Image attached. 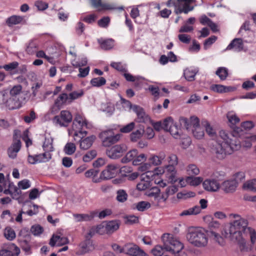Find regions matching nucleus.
<instances>
[{
  "instance_id": "nucleus-1",
  "label": "nucleus",
  "mask_w": 256,
  "mask_h": 256,
  "mask_svg": "<svg viewBox=\"0 0 256 256\" xmlns=\"http://www.w3.org/2000/svg\"><path fill=\"white\" fill-rule=\"evenodd\" d=\"M229 216L235 220L224 226L222 234L225 238L236 242L241 251H246L248 248L242 234L249 236L252 243L254 244L256 241V232L254 229L248 227V220L241 218L240 215L232 214Z\"/></svg>"
},
{
  "instance_id": "nucleus-2",
  "label": "nucleus",
  "mask_w": 256,
  "mask_h": 256,
  "mask_svg": "<svg viewBox=\"0 0 256 256\" xmlns=\"http://www.w3.org/2000/svg\"><path fill=\"white\" fill-rule=\"evenodd\" d=\"M221 142H218L213 150V153L219 160L224 159L227 154H230L234 151L239 150L240 142L234 134H228L225 130L219 132Z\"/></svg>"
},
{
  "instance_id": "nucleus-3",
  "label": "nucleus",
  "mask_w": 256,
  "mask_h": 256,
  "mask_svg": "<svg viewBox=\"0 0 256 256\" xmlns=\"http://www.w3.org/2000/svg\"><path fill=\"white\" fill-rule=\"evenodd\" d=\"M26 102V96L20 85L14 86L10 90V98L6 102L10 110L19 108Z\"/></svg>"
},
{
  "instance_id": "nucleus-4",
  "label": "nucleus",
  "mask_w": 256,
  "mask_h": 256,
  "mask_svg": "<svg viewBox=\"0 0 256 256\" xmlns=\"http://www.w3.org/2000/svg\"><path fill=\"white\" fill-rule=\"evenodd\" d=\"M91 127L92 125L88 122L83 115L78 113L76 114L75 115L72 125V130L74 132V140H76V137L78 135H81L82 136H86L87 134L86 130L90 128Z\"/></svg>"
},
{
  "instance_id": "nucleus-5",
  "label": "nucleus",
  "mask_w": 256,
  "mask_h": 256,
  "mask_svg": "<svg viewBox=\"0 0 256 256\" xmlns=\"http://www.w3.org/2000/svg\"><path fill=\"white\" fill-rule=\"evenodd\" d=\"M188 241L197 247H204L208 242V238L204 230H196L186 234Z\"/></svg>"
},
{
  "instance_id": "nucleus-6",
  "label": "nucleus",
  "mask_w": 256,
  "mask_h": 256,
  "mask_svg": "<svg viewBox=\"0 0 256 256\" xmlns=\"http://www.w3.org/2000/svg\"><path fill=\"white\" fill-rule=\"evenodd\" d=\"M146 157L144 154H138L136 150L134 149L126 153V156L121 160L122 163H128L132 162L135 166L139 165L146 160Z\"/></svg>"
},
{
  "instance_id": "nucleus-7",
  "label": "nucleus",
  "mask_w": 256,
  "mask_h": 256,
  "mask_svg": "<svg viewBox=\"0 0 256 256\" xmlns=\"http://www.w3.org/2000/svg\"><path fill=\"white\" fill-rule=\"evenodd\" d=\"M99 136L102 146L108 147L117 142L120 139V135L115 134L112 130H108L100 132Z\"/></svg>"
},
{
  "instance_id": "nucleus-8",
  "label": "nucleus",
  "mask_w": 256,
  "mask_h": 256,
  "mask_svg": "<svg viewBox=\"0 0 256 256\" xmlns=\"http://www.w3.org/2000/svg\"><path fill=\"white\" fill-rule=\"evenodd\" d=\"M72 116L67 110H62L60 114L56 116L52 119L53 122L60 126L66 127L72 122Z\"/></svg>"
},
{
  "instance_id": "nucleus-9",
  "label": "nucleus",
  "mask_w": 256,
  "mask_h": 256,
  "mask_svg": "<svg viewBox=\"0 0 256 256\" xmlns=\"http://www.w3.org/2000/svg\"><path fill=\"white\" fill-rule=\"evenodd\" d=\"M196 0H178L176 9L174 12L176 14L184 13L188 14L194 10L195 6Z\"/></svg>"
},
{
  "instance_id": "nucleus-10",
  "label": "nucleus",
  "mask_w": 256,
  "mask_h": 256,
  "mask_svg": "<svg viewBox=\"0 0 256 256\" xmlns=\"http://www.w3.org/2000/svg\"><path fill=\"white\" fill-rule=\"evenodd\" d=\"M127 147L124 144H116L106 150V154L111 159L116 160L122 157L126 151Z\"/></svg>"
},
{
  "instance_id": "nucleus-11",
  "label": "nucleus",
  "mask_w": 256,
  "mask_h": 256,
  "mask_svg": "<svg viewBox=\"0 0 256 256\" xmlns=\"http://www.w3.org/2000/svg\"><path fill=\"white\" fill-rule=\"evenodd\" d=\"M20 238H18V242L22 248L27 253L30 254V236L28 234V231L26 228L22 230L19 234Z\"/></svg>"
},
{
  "instance_id": "nucleus-12",
  "label": "nucleus",
  "mask_w": 256,
  "mask_h": 256,
  "mask_svg": "<svg viewBox=\"0 0 256 256\" xmlns=\"http://www.w3.org/2000/svg\"><path fill=\"white\" fill-rule=\"evenodd\" d=\"M22 146L21 142L18 136L15 132L14 135V140L12 145L8 149V157L14 159L17 156V154L20 150Z\"/></svg>"
},
{
  "instance_id": "nucleus-13",
  "label": "nucleus",
  "mask_w": 256,
  "mask_h": 256,
  "mask_svg": "<svg viewBox=\"0 0 256 256\" xmlns=\"http://www.w3.org/2000/svg\"><path fill=\"white\" fill-rule=\"evenodd\" d=\"M183 248L182 244L174 238H170L165 242V248L166 252H170L175 254L180 252Z\"/></svg>"
},
{
  "instance_id": "nucleus-14",
  "label": "nucleus",
  "mask_w": 256,
  "mask_h": 256,
  "mask_svg": "<svg viewBox=\"0 0 256 256\" xmlns=\"http://www.w3.org/2000/svg\"><path fill=\"white\" fill-rule=\"evenodd\" d=\"M126 256H148L147 254L136 244L129 243L125 244Z\"/></svg>"
},
{
  "instance_id": "nucleus-15",
  "label": "nucleus",
  "mask_w": 256,
  "mask_h": 256,
  "mask_svg": "<svg viewBox=\"0 0 256 256\" xmlns=\"http://www.w3.org/2000/svg\"><path fill=\"white\" fill-rule=\"evenodd\" d=\"M120 166L118 164H108L101 174V178L104 180H109L114 178L118 173Z\"/></svg>"
},
{
  "instance_id": "nucleus-16",
  "label": "nucleus",
  "mask_w": 256,
  "mask_h": 256,
  "mask_svg": "<svg viewBox=\"0 0 256 256\" xmlns=\"http://www.w3.org/2000/svg\"><path fill=\"white\" fill-rule=\"evenodd\" d=\"M228 122L230 124V126L234 128V131L232 134H234L236 138L240 135L242 130L240 128L234 127V126L239 123L240 120L236 113L234 112H229L226 114Z\"/></svg>"
},
{
  "instance_id": "nucleus-17",
  "label": "nucleus",
  "mask_w": 256,
  "mask_h": 256,
  "mask_svg": "<svg viewBox=\"0 0 256 256\" xmlns=\"http://www.w3.org/2000/svg\"><path fill=\"white\" fill-rule=\"evenodd\" d=\"M66 103L69 102L68 95L66 93L60 94L56 100L54 105L51 108V112L52 114H56L61 108L62 106Z\"/></svg>"
},
{
  "instance_id": "nucleus-18",
  "label": "nucleus",
  "mask_w": 256,
  "mask_h": 256,
  "mask_svg": "<svg viewBox=\"0 0 256 256\" xmlns=\"http://www.w3.org/2000/svg\"><path fill=\"white\" fill-rule=\"evenodd\" d=\"M94 248L92 241L91 240H86L82 242L78 246L76 252L78 255H83L87 252L92 251Z\"/></svg>"
},
{
  "instance_id": "nucleus-19",
  "label": "nucleus",
  "mask_w": 256,
  "mask_h": 256,
  "mask_svg": "<svg viewBox=\"0 0 256 256\" xmlns=\"http://www.w3.org/2000/svg\"><path fill=\"white\" fill-rule=\"evenodd\" d=\"M20 252V248L14 244L10 243L0 250V256H18Z\"/></svg>"
},
{
  "instance_id": "nucleus-20",
  "label": "nucleus",
  "mask_w": 256,
  "mask_h": 256,
  "mask_svg": "<svg viewBox=\"0 0 256 256\" xmlns=\"http://www.w3.org/2000/svg\"><path fill=\"white\" fill-rule=\"evenodd\" d=\"M122 100L123 102H126L130 105V108L136 114L138 122H145L147 118V116L142 108L137 105L132 106L130 101L124 99L122 98Z\"/></svg>"
},
{
  "instance_id": "nucleus-21",
  "label": "nucleus",
  "mask_w": 256,
  "mask_h": 256,
  "mask_svg": "<svg viewBox=\"0 0 256 256\" xmlns=\"http://www.w3.org/2000/svg\"><path fill=\"white\" fill-rule=\"evenodd\" d=\"M203 188L208 192H216L220 188L218 182L214 178H207L202 182Z\"/></svg>"
},
{
  "instance_id": "nucleus-22",
  "label": "nucleus",
  "mask_w": 256,
  "mask_h": 256,
  "mask_svg": "<svg viewBox=\"0 0 256 256\" xmlns=\"http://www.w3.org/2000/svg\"><path fill=\"white\" fill-rule=\"evenodd\" d=\"M90 3L92 6L98 12L112 10L116 8L112 4L102 2V0H90Z\"/></svg>"
},
{
  "instance_id": "nucleus-23",
  "label": "nucleus",
  "mask_w": 256,
  "mask_h": 256,
  "mask_svg": "<svg viewBox=\"0 0 256 256\" xmlns=\"http://www.w3.org/2000/svg\"><path fill=\"white\" fill-rule=\"evenodd\" d=\"M238 184L236 180H233L224 181L222 184V190L226 193L234 192Z\"/></svg>"
},
{
  "instance_id": "nucleus-24",
  "label": "nucleus",
  "mask_w": 256,
  "mask_h": 256,
  "mask_svg": "<svg viewBox=\"0 0 256 256\" xmlns=\"http://www.w3.org/2000/svg\"><path fill=\"white\" fill-rule=\"evenodd\" d=\"M244 48V43L242 40L240 38H234L228 46L226 50L234 49V51L239 52Z\"/></svg>"
},
{
  "instance_id": "nucleus-25",
  "label": "nucleus",
  "mask_w": 256,
  "mask_h": 256,
  "mask_svg": "<svg viewBox=\"0 0 256 256\" xmlns=\"http://www.w3.org/2000/svg\"><path fill=\"white\" fill-rule=\"evenodd\" d=\"M78 137L80 140L76 139V140H78L80 142V148L83 150L88 149L92 146L94 141L95 140V136H94L87 137L83 140L82 139L84 136H82L81 135H80V136H78Z\"/></svg>"
},
{
  "instance_id": "nucleus-26",
  "label": "nucleus",
  "mask_w": 256,
  "mask_h": 256,
  "mask_svg": "<svg viewBox=\"0 0 256 256\" xmlns=\"http://www.w3.org/2000/svg\"><path fill=\"white\" fill-rule=\"evenodd\" d=\"M98 214L97 212H92L90 214H74V217L76 222L82 221H90L92 220Z\"/></svg>"
},
{
  "instance_id": "nucleus-27",
  "label": "nucleus",
  "mask_w": 256,
  "mask_h": 256,
  "mask_svg": "<svg viewBox=\"0 0 256 256\" xmlns=\"http://www.w3.org/2000/svg\"><path fill=\"white\" fill-rule=\"evenodd\" d=\"M69 240L66 237L60 236H53L50 240V245L51 246H54L56 244H58V246H62L68 244Z\"/></svg>"
},
{
  "instance_id": "nucleus-28",
  "label": "nucleus",
  "mask_w": 256,
  "mask_h": 256,
  "mask_svg": "<svg viewBox=\"0 0 256 256\" xmlns=\"http://www.w3.org/2000/svg\"><path fill=\"white\" fill-rule=\"evenodd\" d=\"M166 155L163 152H160L158 155H152L150 158V162L154 166H158L162 164Z\"/></svg>"
},
{
  "instance_id": "nucleus-29",
  "label": "nucleus",
  "mask_w": 256,
  "mask_h": 256,
  "mask_svg": "<svg viewBox=\"0 0 256 256\" xmlns=\"http://www.w3.org/2000/svg\"><path fill=\"white\" fill-rule=\"evenodd\" d=\"M104 226L107 234H112L119 228L120 224L117 221L112 220L108 222Z\"/></svg>"
},
{
  "instance_id": "nucleus-30",
  "label": "nucleus",
  "mask_w": 256,
  "mask_h": 256,
  "mask_svg": "<svg viewBox=\"0 0 256 256\" xmlns=\"http://www.w3.org/2000/svg\"><path fill=\"white\" fill-rule=\"evenodd\" d=\"M144 126L142 125H140L138 130L131 133L130 135V138L131 141L133 142H137L142 137L144 134Z\"/></svg>"
},
{
  "instance_id": "nucleus-31",
  "label": "nucleus",
  "mask_w": 256,
  "mask_h": 256,
  "mask_svg": "<svg viewBox=\"0 0 256 256\" xmlns=\"http://www.w3.org/2000/svg\"><path fill=\"white\" fill-rule=\"evenodd\" d=\"M23 20L22 16L16 15H13L8 18L6 21V24L9 26H12L14 25H16L20 24Z\"/></svg>"
},
{
  "instance_id": "nucleus-32",
  "label": "nucleus",
  "mask_w": 256,
  "mask_h": 256,
  "mask_svg": "<svg viewBox=\"0 0 256 256\" xmlns=\"http://www.w3.org/2000/svg\"><path fill=\"white\" fill-rule=\"evenodd\" d=\"M200 212V208L199 206H196L188 210H183L180 215V216H186L190 215H196Z\"/></svg>"
},
{
  "instance_id": "nucleus-33",
  "label": "nucleus",
  "mask_w": 256,
  "mask_h": 256,
  "mask_svg": "<svg viewBox=\"0 0 256 256\" xmlns=\"http://www.w3.org/2000/svg\"><path fill=\"white\" fill-rule=\"evenodd\" d=\"M38 50V44L35 40H32L26 45V50L29 54H32Z\"/></svg>"
},
{
  "instance_id": "nucleus-34",
  "label": "nucleus",
  "mask_w": 256,
  "mask_h": 256,
  "mask_svg": "<svg viewBox=\"0 0 256 256\" xmlns=\"http://www.w3.org/2000/svg\"><path fill=\"white\" fill-rule=\"evenodd\" d=\"M102 49L108 50L112 48L114 46V40L112 39H108L106 40H98Z\"/></svg>"
},
{
  "instance_id": "nucleus-35",
  "label": "nucleus",
  "mask_w": 256,
  "mask_h": 256,
  "mask_svg": "<svg viewBox=\"0 0 256 256\" xmlns=\"http://www.w3.org/2000/svg\"><path fill=\"white\" fill-rule=\"evenodd\" d=\"M10 188H11V196L12 198L15 200L20 198L22 192L20 188L16 186L14 183H10Z\"/></svg>"
},
{
  "instance_id": "nucleus-36",
  "label": "nucleus",
  "mask_w": 256,
  "mask_h": 256,
  "mask_svg": "<svg viewBox=\"0 0 256 256\" xmlns=\"http://www.w3.org/2000/svg\"><path fill=\"white\" fill-rule=\"evenodd\" d=\"M53 139L50 137H46L43 144V149L45 152L54 151V147L52 146Z\"/></svg>"
},
{
  "instance_id": "nucleus-37",
  "label": "nucleus",
  "mask_w": 256,
  "mask_h": 256,
  "mask_svg": "<svg viewBox=\"0 0 256 256\" xmlns=\"http://www.w3.org/2000/svg\"><path fill=\"white\" fill-rule=\"evenodd\" d=\"M165 252H166L165 248V242L162 246L157 245L152 250V253L154 256H162Z\"/></svg>"
},
{
  "instance_id": "nucleus-38",
  "label": "nucleus",
  "mask_w": 256,
  "mask_h": 256,
  "mask_svg": "<svg viewBox=\"0 0 256 256\" xmlns=\"http://www.w3.org/2000/svg\"><path fill=\"white\" fill-rule=\"evenodd\" d=\"M216 74L220 80H224L228 76V70L225 67H219L216 72Z\"/></svg>"
},
{
  "instance_id": "nucleus-39",
  "label": "nucleus",
  "mask_w": 256,
  "mask_h": 256,
  "mask_svg": "<svg viewBox=\"0 0 256 256\" xmlns=\"http://www.w3.org/2000/svg\"><path fill=\"white\" fill-rule=\"evenodd\" d=\"M243 188L256 192V178L247 181L243 184Z\"/></svg>"
},
{
  "instance_id": "nucleus-40",
  "label": "nucleus",
  "mask_w": 256,
  "mask_h": 256,
  "mask_svg": "<svg viewBox=\"0 0 256 256\" xmlns=\"http://www.w3.org/2000/svg\"><path fill=\"white\" fill-rule=\"evenodd\" d=\"M210 89L214 92L222 93L230 91V88L221 84H212L210 86Z\"/></svg>"
},
{
  "instance_id": "nucleus-41",
  "label": "nucleus",
  "mask_w": 256,
  "mask_h": 256,
  "mask_svg": "<svg viewBox=\"0 0 256 256\" xmlns=\"http://www.w3.org/2000/svg\"><path fill=\"white\" fill-rule=\"evenodd\" d=\"M128 195L124 190H119L116 192V200L120 202H124L127 200Z\"/></svg>"
},
{
  "instance_id": "nucleus-42",
  "label": "nucleus",
  "mask_w": 256,
  "mask_h": 256,
  "mask_svg": "<svg viewBox=\"0 0 256 256\" xmlns=\"http://www.w3.org/2000/svg\"><path fill=\"white\" fill-rule=\"evenodd\" d=\"M210 236L220 246H224L225 244V240L224 237L221 236L219 234L214 232H210Z\"/></svg>"
},
{
  "instance_id": "nucleus-43",
  "label": "nucleus",
  "mask_w": 256,
  "mask_h": 256,
  "mask_svg": "<svg viewBox=\"0 0 256 256\" xmlns=\"http://www.w3.org/2000/svg\"><path fill=\"white\" fill-rule=\"evenodd\" d=\"M106 80L103 77H98L92 78L90 80V84L93 86L100 87L106 84Z\"/></svg>"
},
{
  "instance_id": "nucleus-44",
  "label": "nucleus",
  "mask_w": 256,
  "mask_h": 256,
  "mask_svg": "<svg viewBox=\"0 0 256 256\" xmlns=\"http://www.w3.org/2000/svg\"><path fill=\"white\" fill-rule=\"evenodd\" d=\"M150 186V182L148 180L140 178V181L137 184L136 188L139 190H144Z\"/></svg>"
},
{
  "instance_id": "nucleus-45",
  "label": "nucleus",
  "mask_w": 256,
  "mask_h": 256,
  "mask_svg": "<svg viewBox=\"0 0 256 256\" xmlns=\"http://www.w3.org/2000/svg\"><path fill=\"white\" fill-rule=\"evenodd\" d=\"M76 150V146L74 143L68 142L64 146V151L68 155H72Z\"/></svg>"
},
{
  "instance_id": "nucleus-46",
  "label": "nucleus",
  "mask_w": 256,
  "mask_h": 256,
  "mask_svg": "<svg viewBox=\"0 0 256 256\" xmlns=\"http://www.w3.org/2000/svg\"><path fill=\"white\" fill-rule=\"evenodd\" d=\"M150 207V203L145 201L140 202L136 205V208L140 212H144L145 210L149 208Z\"/></svg>"
},
{
  "instance_id": "nucleus-47",
  "label": "nucleus",
  "mask_w": 256,
  "mask_h": 256,
  "mask_svg": "<svg viewBox=\"0 0 256 256\" xmlns=\"http://www.w3.org/2000/svg\"><path fill=\"white\" fill-rule=\"evenodd\" d=\"M186 171L189 175H198L200 173L199 168L194 164H189L187 166Z\"/></svg>"
},
{
  "instance_id": "nucleus-48",
  "label": "nucleus",
  "mask_w": 256,
  "mask_h": 256,
  "mask_svg": "<svg viewBox=\"0 0 256 256\" xmlns=\"http://www.w3.org/2000/svg\"><path fill=\"white\" fill-rule=\"evenodd\" d=\"M180 129L174 122L168 132L174 138H178L180 136Z\"/></svg>"
},
{
  "instance_id": "nucleus-49",
  "label": "nucleus",
  "mask_w": 256,
  "mask_h": 256,
  "mask_svg": "<svg viewBox=\"0 0 256 256\" xmlns=\"http://www.w3.org/2000/svg\"><path fill=\"white\" fill-rule=\"evenodd\" d=\"M203 178L202 177H188L186 181L189 182L190 185L196 186L200 184L202 182Z\"/></svg>"
},
{
  "instance_id": "nucleus-50",
  "label": "nucleus",
  "mask_w": 256,
  "mask_h": 256,
  "mask_svg": "<svg viewBox=\"0 0 256 256\" xmlns=\"http://www.w3.org/2000/svg\"><path fill=\"white\" fill-rule=\"evenodd\" d=\"M96 156V152L94 150L87 152L83 156L84 162H89L94 159Z\"/></svg>"
},
{
  "instance_id": "nucleus-51",
  "label": "nucleus",
  "mask_w": 256,
  "mask_h": 256,
  "mask_svg": "<svg viewBox=\"0 0 256 256\" xmlns=\"http://www.w3.org/2000/svg\"><path fill=\"white\" fill-rule=\"evenodd\" d=\"M84 94V92L82 90L79 91H74L70 93L68 95L69 97V102H72L74 100H76L81 97Z\"/></svg>"
},
{
  "instance_id": "nucleus-52",
  "label": "nucleus",
  "mask_w": 256,
  "mask_h": 256,
  "mask_svg": "<svg viewBox=\"0 0 256 256\" xmlns=\"http://www.w3.org/2000/svg\"><path fill=\"white\" fill-rule=\"evenodd\" d=\"M192 131L194 136L198 139H200L204 136V132L200 126L192 129Z\"/></svg>"
},
{
  "instance_id": "nucleus-53",
  "label": "nucleus",
  "mask_w": 256,
  "mask_h": 256,
  "mask_svg": "<svg viewBox=\"0 0 256 256\" xmlns=\"http://www.w3.org/2000/svg\"><path fill=\"white\" fill-rule=\"evenodd\" d=\"M196 72L193 70L187 69L184 72V76L188 81H192L194 80Z\"/></svg>"
},
{
  "instance_id": "nucleus-54",
  "label": "nucleus",
  "mask_w": 256,
  "mask_h": 256,
  "mask_svg": "<svg viewBox=\"0 0 256 256\" xmlns=\"http://www.w3.org/2000/svg\"><path fill=\"white\" fill-rule=\"evenodd\" d=\"M4 234L6 238L10 240H12L16 238L14 231L10 228H6Z\"/></svg>"
},
{
  "instance_id": "nucleus-55",
  "label": "nucleus",
  "mask_w": 256,
  "mask_h": 256,
  "mask_svg": "<svg viewBox=\"0 0 256 256\" xmlns=\"http://www.w3.org/2000/svg\"><path fill=\"white\" fill-rule=\"evenodd\" d=\"M174 122V121L172 118H166L162 122L163 129L168 132Z\"/></svg>"
},
{
  "instance_id": "nucleus-56",
  "label": "nucleus",
  "mask_w": 256,
  "mask_h": 256,
  "mask_svg": "<svg viewBox=\"0 0 256 256\" xmlns=\"http://www.w3.org/2000/svg\"><path fill=\"white\" fill-rule=\"evenodd\" d=\"M88 61L86 58H82L80 61L74 60L72 62V65L74 68H81L82 66H84L87 64Z\"/></svg>"
},
{
  "instance_id": "nucleus-57",
  "label": "nucleus",
  "mask_w": 256,
  "mask_h": 256,
  "mask_svg": "<svg viewBox=\"0 0 256 256\" xmlns=\"http://www.w3.org/2000/svg\"><path fill=\"white\" fill-rule=\"evenodd\" d=\"M110 22V18L108 16H104L98 22V24L101 28H107Z\"/></svg>"
},
{
  "instance_id": "nucleus-58",
  "label": "nucleus",
  "mask_w": 256,
  "mask_h": 256,
  "mask_svg": "<svg viewBox=\"0 0 256 256\" xmlns=\"http://www.w3.org/2000/svg\"><path fill=\"white\" fill-rule=\"evenodd\" d=\"M160 190L158 187H153L148 192V196L150 197H153L155 200L159 198Z\"/></svg>"
},
{
  "instance_id": "nucleus-59",
  "label": "nucleus",
  "mask_w": 256,
  "mask_h": 256,
  "mask_svg": "<svg viewBox=\"0 0 256 256\" xmlns=\"http://www.w3.org/2000/svg\"><path fill=\"white\" fill-rule=\"evenodd\" d=\"M124 76L127 81L134 82L136 80H144V78L140 76H133L129 73H124Z\"/></svg>"
},
{
  "instance_id": "nucleus-60",
  "label": "nucleus",
  "mask_w": 256,
  "mask_h": 256,
  "mask_svg": "<svg viewBox=\"0 0 256 256\" xmlns=\"http://www.w3.org/2000/svg\"><path fill=\"white\" fill-rule=\"evenodd\" d=\"M190 128L194 129L200 127V120L196 116H192L190 118Z\"/></svg>"
},
{
  "instance_id": "nucleus-61",
  "label": "nucleus",
  "mask_w": 256,
  "mask_h": 256,
  "mask_svg": "<svg viewBox=\"0 0 256 256\" xmlns=\"http://www.w3.org/2000/svg\"><path fill=\"white\" fill-rule=\"evenodd\" d=\"M155 176V173L152 171L148 170L144 172L140 176V178L148 180V181L150 182V181L152 180V178Z\"/></svg>"
},
{
  "instance_id": "nucleus-62",
  "label": "nucleus",
  "mask_w": 256,
  "mask_h": 256,
  "mask_svg": "<svg viewBox=\"0 0 256 256\" xmlns=\"http://www.w3.org/2000/svg\"><path fill=\"white\" fill-rule=\"evenodd\" d=\"M18 186L20 189L26 190L30 186V181L28 179H24L18 182Z\"/></svg>"
},
{
  "instance_id": "nucleus-63",
  "label": "nucleus",
  "mask_w": 256,
  "mask_h": 256,
  "mask_svg": "<svg viewBox=\"0 0 256 256\" xmlns=\"http://www.w3.org/2000/svg\"><path fill=\"white\" fill-rule=\"evenodd\" d=\"M135 123L134 122H130V124L124 126L120 129V131L123 133H128L132 131L134 128Z\"/></svg>"
},
{
  "instance_id": "nucleus-64",
  "label": "nucleus",
  "mask_w": 256,
  "mask_h": 256,
  "mask_svg": "<svg viewBox=\"0 0 256 256\" xmlns=\"http://www.w3.org/2000/svg\"><path fill=\"white\" fill-rule=\"evenodd\" d=\"M43 228L40 225L32 226L30 228L31 232L34 236H38L42 233Z\"/></svg>"
}]
</instances>
